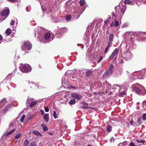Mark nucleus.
Here are the masks:
<instances>
[{"instance_id": "f257e3e1", "label": "nucleus", "mask_w": 146, "mask_h": 146, "mask_svg": "<svg viewBox=\"0 0 146 146\" xmlns=\"http://www.w3.org/2000/svg\"><path fill=\"white\" fill-rule=\"evenodd\" d=\"M133 90L137 94L142 95H144L146 92V90L144 87L141 85H139V88L134 87Z\"/></svg>"}, {"instance_id": "f03ea898", "label": "nucleus", "mask_w": 146, "mask_h": 146, "mask_svg": "<svg viewBox=\"0 0 146 146\" xmlns=\"http://www.w3.org/2000/svg\"><path fill=\"white\" fill-rule=\"evenodd\" d=\"M37 101L34 99L28 98L26 102V105L27 107H32L34 106L36 104Z\"/></svg>"}, {"instance_id": "7ed1b4c3", "label": "nucleus", "mask_w": 146, "mask_h": 146, "mask_svg": "<svg viewBox=\"0 0 146 146\" xmlns=\"http://www.w3.org/2000/svg\"><path fill=\"white\" fill-rule=\"evenodd\" d=\"M21 72H29L31 71V67L28 64H21L20 67Z\"/></svg>"}, {"instance_id": "20e7f679", "label": "nucleus", "mask_w": 146, "mask_h": 146, "mask_svg": "<svg viewBox=\"0 0 146 146\" xmlns=\"http://www.w3.org/2000/svg\"><path fill=\"white\" fill-rule=\"evenodd\" d=\"M31 44L28 41H25L22 46V49L23 50H30L32 48Z\"/></svg>"}, {"instance_id": "39448f33", "label": "nucleus", "mask_w": 146, "mask_h": 146, "mask_svg": "<svg viewBox=\"0 0 146 146\" xmlns=\"http://www.w3.org/2000/svg\"><path fill=\"white\" fill-rule=\"evenodd\" d=\"M44 38L48 41H51L54 38V36L50 33H46L44 35Z\"/></svg>"}, {"instance_id": "423d86ee", "label": "nucleus", "mask_w": 146, "mask_h": 146, "mask_svg": "<svg viewBox=\"0 0 146 146\" xmlns=\"http://www.w3.org/2000/svg\"><path fill=\"white\" fill-rule=\"evenodd\" d=\"M132 57V54L129 51L127 52L124 55L123 58L126 60L131 59Z\"/></svg>"}, {"instance_id": "0eeeda50", "label": "nucleus", "mask_w": 146, "mask_h": 146, "mask_svg": "<svg viewBox=\"0 0 146 146\" xmlns=\"http://www.w3.org/2000/svg\"><path fill=\"white\" fill-rule=\"evenodd\" d=\"M119 49L118 48H116L115 49L110 56L109 59L110 60L112 59L113 57L117 55Z\"/></svg>"}, {"instance_id": "6e6552de", "label": "nucleus", "mask_w": 146, "mask_h": 146, "mask_svg": "<svg viewBox=\"0 0 146 146\" xmlns=\"http://www.w3.org/2000/svg\"><path fill=\"white\" fill-rule=\"evenodd\" d=\"M66 30H67V29L65 27L60 29L58 31L57 33H56V36L58 38L60 37L61 36H62V33H61V31H64Z\"/></svg>"}, {"instance_id": "1a4fd4ad", "label": "nucleus", "mask_w": 146, "mask_h": 146, "mask_svg": "<svg viewBox=\"0 0 146 146\" xmlns=\"http://www.w3.org/2000/svg\"><path fill=\"white\" fill-rule=\"evenodd\" d=\"M9 10L8 8H7L6 9H5L3 10L1 12V15L2 16V17H3V16H7L6 17H7L9 15Z\"/></svg>"}, {"instance_id": "9d476101", "label": "nucleus", "mask_w": 146, "mask_h": 146, "mask_svg": "<svg viewBox=\"0 0 146 146\" xmlns=\"http://www.w3.org/2000/svg\"><path fill=\"white\" fill-rule=\"evenodd\" d=\"M71 95L73 98L78 100H80L82 98L81 96L75 93H72Z\"/></svg>"}, {"instance_id": "9b49d317", "label": "nucleus", "mask_w": 146, "mask_h": 146, "mask_svg": "<svg viewBox=\"0 0 146 146\" xmlns=\"http://www.w3.org/2000/svg\"><path fill=\"white\" fill-rule=\"evenodd\" d=\"M135 1V0H125L124 1V3L125 4H127L133 5Z\"/></svg>"}, {"instance_id": "f8f14e48", "label": "nucleus", "mask_w": 146, "mask_h": 146, "mask_svg": "<svg viewBox=\"0 0 146 146\" xmlns=\"http://www.w3.org/2000/svg\"><path fill=\"white\" fill-rule=\"evenodd\" d=\"M113 72L110 71L108 70L104 74L103 77L104 78H106L108 77L109 75L112 74Z\"/></svg>"}, {"instance_id": "ddd939ff", "label": "nucleus", "mask_w": 146, "mask_h": 146, "mask_svg": "<svg viewBox=\"0 0 146 146\" xmlns=\"http://www.w3.org/2000/svg\"><path fill=\"white\" fill-rule=\"evenodd\" d=\"M121 46H122L123 48V49L125 50L127 49V44L125 43H122L120 44L119 47H120Z\"/></svg>"}, {"instance_id": "4468645a", "label": "nucleus", "mask_w": 146, "mask_h": 146, "mask_svg": "<svg viewBox=\"0 0 146 146\" xmlns=\"http://www.w3.org/2000/svg\"><path fill=\"white\" fill-rule=\"evenodd\" d=\"M126 6L125 5H123V6L120 9V11L121 13H123V14L122 15V16L121 17H122L123 16V14H124L125 11V9L126 8Z\"/></svg>"}, {"instance_id": "2eb2a0df", "label": "nucleus", "mask_w": 146, "mask_h": 146, "mask_svg": "<svg viewBox=\"0 0 146 146\" xmlns=\"http://www.w3.org/2000/svg\"><path fill=\"white\" fill-rule=\"evenodd\" d=\"M49 116L48 114L46 113L44 115V118L46 122L48 121L49 120Z\"/></svg>"}, {"instance_id": "dca6fc26", "label": "nucleus", "mask_w": 146, "mask_h": 146, "mask_svg": "<svg viewBox=\"0 0 146 146\" xmlns=\"http://www.w3.org/2000/svg\"><path fill=\"white\" fill-rule=\"evenodd\" d=\"M103 85L105 87V85L106 86L107 88L108 89L111 88V86L110 85L108 82H105L103 83Z\"/></svg>"}, {"instance_id": "f3484780", "label": "nucleus", "mask_w": 146, "mask_h": 146, "mask_svg": "<svg viewBox=\"0 0 146 146\" xmlns=\"http://www.w3.org/2000/svg\"><path fill=\"white\" fill-rule=\"evenodd\" d=\"M62 83L63 84H66V85L68 84V82H67L66 80H65L64 77L62 78Z\"/></svg>"}, {"instance_id": "a211bd4d", "label": "nucleus", "mask_w": 146, "mask_h": 146, "mask_svg": "<svg viewBox=\"0 0 146 146\" xmlns=\"http://www.w3.org/2000/svg\"><path fill=\"white\" fill-rule=\"evenodd\" d=\"M12 32V31L10 29H8L5 31V33L7 35H10Z\"/></svg>"}, {"instance_id": "6ab92c4d", "label": "nucleus", "mask_w": 146, "mask_h": 146, "mask_svg": "<svg viewBox=\"0 0 146 146\" xmlns=\"http://www.w3.org/2000/svg\"><path fill=\"white\" fill-rule=\"evenodd\" d=\"M92 74V71L90 70H88L86 72V76L88 77L90 76Z\"/></svg>"}, {"instance_id": "aec40b11", "label": "nucleus", "mask_w": 146, "mask_h": 146, "mask_svg": "<svg viewBox=\"0 0 146 146\" xmlns=\"http://www.w3.org/2000/svg\"><path fill=\"white\" fill-rule=\"evenodd\" d=\"M38 36H37V37L39 40L40 41L42 42H44V39L42 38V37H41L40 35H39V34L38 33Z\"/></svg>"}, {"instance_id": "412c9836", "label": "nucleus", "mask_w": 146, "mask_h": 146, "mask_svg": "<svg viewBox=\"0 0 146 146\" xmlns=\"http://www.w3.org/2000/svg\"><path fill=\"white\" fill-rule=\"evenodd\" d=\"M15 129H13L11 131H9V132L7 133L5 135L6 136H7L9 135H10L12 134V133H13L15 131Z\"/></svg>"}, {"instance_id": "4be33fe9", "label": "nucleus", "mask_w": 146, "mask_h": 146, "mask_svg": "<svg viewBox=\"0 0 146 146\" xmlns=\"http://www.w3.org/2000/svg\"><path fill=\"white\" fill-rule=\"evenodd\" d=\"M33 133L34 134L37 135H40L41 134L40 133V132L37 130H34L33 131Z\"/></svg>"}, {"instance_id": "5701e85b", "label": "nucleus", "mask_w": 146, "mask_h": 146, "mask_svg": "<svg viewBox=\"0 0 146 146\" xmlns=\"http://www.w3.org/2000/svg\"><path fill=\"white\" fill-rule=\"evenodd\" d=\"M41 126L42 127L43 130L44 131H47L48 130V128L46 126L43 124L41 125Z\"/></svg>"}, {"instance_id": "b1692460", "label": "nucleus", "mask_w": 146, "mask_h": 146, "mask_svg": "<svg viewBox=\"0 0 146 146\" xmlns=\"http://www.w3.org/2000/svg\"><path fill=\"white\" fill-rule=\"evenodd\" d=\"M86 1L85 0H80L79 2V3L80 5L82 6L85 3Z\"/></svg>"}, {"instance_id": "393cba45", "label": "nucleus", "mask_w": 146, "mask_h": 146, "mask_svg": "<svg viewBox=\"0 0 146 146\" xmlns=\"http://www.w3.org/2000/svg\"><path fill=\"white\" fill-rule=\"evenodd\" d=\"M112 130V127L110 125H108L107 129V131L108 132H110Z\"/></svg>"}, {"instance_id": "a878e982", "label": "nucleus", "mask_w": 146, "mask_h": 146, "mask_svg": "<svg viewBox=\"0 0 146 146\" xmlns=\"http://www.w3.org/2000/svg\"><path fill=\"white\" fill-rule=\"evenodd\" d=\"M113 38V34H111L109 37V41L110 42H112Z\"/></svg>"}, {"instance_id": "bb28decb", "label": "nucleus", "mask_w": 146, "mask_h": 146, "mask_svg": "<svg viewBox=\"0 0 146 146\" xmlns=\"http://www.w3.org/2000/svg\"><path fill=\"white\" fill-rule=\"evenodd\" d=\"M76 103V101L75 99L71 100L69 102V104L72 105Z\"/></svg>"}, {"instance_id": "cd10ccee", "label": "nucleus", "mask_w": 146, "mask_h": 146, "mask_svg": "<svg viewBox=\"0 0 146 146\" xmlns=\"http://www.w3.org/2000/svg\"><path fill=\"white\" fill-rule=\"evenodd\" d=\"M129 25V24L128 23H123V25L121 27L122 28H126L128 27Z\"/></svg>"}, {"instance_id": "c85d7f7f", "label": "nucleus", "mask_w": 146, "mask_h": 146, "mask_svg": "<svg viewBox=\"0 0 146 146\" xmlns=\"http://www.w3.org/2000/svg\"><path fill=\"white\" fill-rule=\"evenodd\" d=\"M119 88V85L117 84H114L112 87L113 89H117Z\"/></svg>"}, {"instance_id": "c756f323", "label": "nucleus", "mask_w": 146, "mask_h": 146, "mask_svg": "<svg viewBox=\"0 0 146 146\" xmlns=\"http://www.w3.org/2000/svg\"><path fill=\"white\" fill-rule=\"evenodd\" d=\"M29 143V141L28 140H25L24 142V146H28Z\"/></svg>"}, {"instance_id": "7c9ffc66", "label": "nucleus", "mask_w": 146, "mask_h": 146, "mask_svg": "<svg viewBox=\"0 0 146 146\" xmlns=\"http://www.w3.org/2000/svg\"><path fill=\"white\" fill-rule=\"evenodd\" d=\"M113 65L112 64H111L109 66V69L108 70H109L110 71L112 72H113Z\"/></svg>"}, {"instance_id": "2f4dec72", "label": "nucleus", "mask_w": 146, "mask_h": 146, "mask_svg": "<svg viewBox=\"0 0 146 146\" xmlns=\"http://www.w3.org/2000/svg\"><path fill=\"white\" fill-rule=\"evenodd\" d=\"M21 134L20 133H18L15 135V138L16 139H18L21 137Z\"/></svg>"}, {"instance_id": "473e14b6", "label": "nucleus", "mask_w": 146, "mask_h": 146, "mask_svg": "<svg viewBox=\"0 0 146 146\" xmlns=\"http://www.w3.org/2000/svg\"><path fill=\"white\" fill-rule=\"evenodd\" d=\"M71 19V16L69 15H66V20L67 21H69Z\"/></svg>"}, {"instance_id": "72a5a7b5", "label": "nucleus", "mask_w": 146, "mask_h": 146, "mask_svg": "<svg viewBox=\"0 0 146 146\" xmlns=\"http://www.w3.org/2000/svg\"><path fill=\"white\" fill-rule=\"evenodd\" d=\"M53 116L54 118L56 119L58 117V115L55 111H54L53 112Z\"/></svg>"}, {"instance_id": "f704fd0d", "label": "nucleus", "mask_w": 146, "mask_h": 146, "mask_svg": "<svg viewBox=\"0 0 146 146\" xmlns=\"http://www.w3.org/2000/svg\"><path fill=\"white\" fill-rule=\"evenodd\" d=\"M26 11H28L29 12V11L31 9V7L30 5H28L26 7Z\"/></svg>"}, {"instance_id": "c9c22d12", "label": "nucleus", "mask_w": 146, "mask_h": 146, "mask_svg": "<svg viewBox=\"0 0 146 146\" xmlns=\"http://www.w3.org/2000/svg\"><path fill=\"white\" fill-rule=\"evenodd\" d=\"M133 77L134 78V79H141V78H140L139 77V76H137V75L134 74L133 76Z\"/></svg>"}, {"instance_id": "e433bc0d", "label": "nucleus", "mask_w": 146, "mask_h": 146, "mask_svg": "<svg viewBox=\"0 0 146 146\" xmlns=\"http://www.w3.org/2000/svg\"><path fill=\"white\" fill-rule=\"evenodd\" d=\"M25 115H23L21 118L20 119L21 121V122H23L24 119H25Z\"/></svg>"}, {"instance_id": "4c0bfd02", "label": "nucleus", "mask_w": 146, "mask_h": 146, "mask_svg": "<svg viewBox=\"0 0 146 146\" xmlns=\"http://www.w3.org/2000/svg\"><path fill=\"white\" fill-rule=\"evenodd\" d=\"M119 23L118 21L115 20L114 22V26L115 27H117Z\"/></svg>"}, {"instance_id": "58836bf2", "label": "nucleus", "mask_w": 146, "mask_h": 146, "mask_svg": "<svg viewBox=\"0 0 146 146\" xmlns=\"http://www.w3.org/2000/svg\"><path fill=\"white\" fill-rule=\"evenodd\" d=\"M141 72L142 75L145 74L146 75V68L142 70L141 71Z\"/></svg>"}, {"instance_id": "ea45409f", "label": "nucleus", "mask_w": 146, "mask_h": 146, "mask_svg": "<svg viewBox=\"0 0 146 146\" xmlns=\"http://www.w3.org/2000/svg\"><path fill=\"white\" fill-rule=\"evenodd\" d=\"M119 95L120 96H123L125 94V91H122L119 93Z\"/></svg>"}, {"instance_id": "a19ab883", "label": "nucleus", "mask_w": 146, "mask_h": 146, "mask_svg": "<svg viewBox=\"0 0 146 146\" xmlns=\"http://www.w3.org/2000/svg\"><path fill=\"white\" fill-rule=\"evenodd\" d=\"M12 107L11 104H9L8 105V106H7L5 108V110L6 111L8 110L9 108H11Z\"/></svg>"}, {"instance_id": "79ce46f5", "label": "nucleus", "mask_w": 146, "mask_h": 146, "mask_svg": "<svg viewBox=\"0 0 146 146\" xmlns=\"http://www.w3.org/2000/svg\"><path fill=\"white\" fill-rule=\"evenodd\" d=\"M142 118L144 120H146V113H145L142 115Z\"/></svg>"}, {"instance_id": "37998d69", "label": "nucleus", "mask_w": 146, "mask_h": 146, "mask_svg": "<svg viewBox=\"0 0 146 146\" xmlns=\"http://www.w3.org/2000/svg\"><path fill=\"white\" fill-rule=\"evenodd\" d=\"M137 121L138 123L141 124V118H138L137 119Z\"/></svg>"}, {"instance_id": "c03bdc74", "label": "nucleus", "mask_w": 146, "mask_h": 146, "mask_svg": "<svg viewBox=\"0 0 146 146\" xmlns=\"http://www.w3.org/2000/svg\"><path fill=\"white\" fill-rule=\"evenodd\" d=\"M12 105L15 106H17V102H12Z\"/></svg>"}, {"instance_id": "a18cd8bd", "label": "nucleus", "mask_w": 146, "mask_h": 146, "mask_svg": "<svg viewBox=\"0 0 146 146\" xmlns=\"http://www.w3.org/2000/svg\"><path fill=\"white\" fill-rule=\"evenodd\" d=\"M30 146H36V143L34 142H32L30 145Z\"/></svg>"}, {"instance_id": "49530a36", "label": "nucleus", "mask_w": 146, "mask_h": 146, "mask_svg": "<svg viewBox=\"0 0 146 146\" xmlns=\"http://www.w3.org/2000/svg\"><path fill=\"white\" fill-rule=\"evenodd\" d=\"M112 42H110L109 41L106 47L109 48L110 46V44Z\"/></svg>"}, {"instance_id": "de8ad7c7", "label": "nucleus", "mask_w": 146, "mask_h": 146, "mask_svg": "<svg viewBox=\"0 0 146 146\" xmlns=\"http://www.w3.org/2000/svg\"><path fill=\"white\" fill-rule=\"evenodd\" d=\"M2 16L1 15V16L0 17V20L1 21L4 20H5V18H6V17H4V16H3V17H2Z\"/></svg>"}, {"instance_id": "09e8293b", "label": "nucleus", "mask_w": 146, "mask_h": 146, "mask_svg": "<svg viewBox=\"0 0 146 146\" xmlns=\"http://www.w3.org/2000/svg\"><path fill=\"white\" fill-rule=\"evenodd\" d=\"M45 111L46 112H48L49 111V109L48 108V107H46L45 108Z\"/></svg>"}, {"instance_id": "8fccbe9b", "label": "nucleus", "mask_w": 146, "mask_h": 146, "mask_svg": "<svg viewBox=\"0 0 146 146\" xmlns=\"http://www.w3.org/2000/svg\"><path fill=\"white\" fill-rule=\"evenodd\" d=\"M136 141H137L138 143H143V141L141 140H139L138 139H137L136 140Z\"/></svg>"}, {"instance_id": "3c124183", "label": "nucleus", "mask_w": 146, "mask_h": 146, "mask_svg": "<svg viewBox=\"0 0 146 146\" xmlns=\"http://www.w3.org/2000/svg\"><path fill=\"white\" fill-rule=\"evenodd\" d=\"M33 116H34V115H30L29 116V118H28L29 120H30L31 119H32L33 117Z\"/></svg>"}, {"instance_id": "603ef678", "label": "nucleus", "mask_w": 146, "mask_h": 146, "mask_svg": "<svg viewBox=\"0 0 146 146\" xmlns=\"http://www.w3.org/2000/svg\"><path fill=\"white\" fill-rule=\"evenodd\" d=\"M14 22H15L13 20H12L11 22V23H10V25H13L14 24Z\"/></svg>"}, {"instance_id": "864d4df0", "label": "nucleus", "mask_w": 146, "mask_h": 146, "mask_svg": "<svg viewBox=\"0 0 146 146\" xmlns=\"http://www.w3.org/2000/svg\"><path fill=\"white\" fill-rule=\"evenodd\" d=\"M129 146H136L133 143H131L129 144Z\"/></svg>"}, {"instance_id": "5fc2aeb1", "label": "nucleus", "mask_w": 146, "mask_h": 146, "mask_svg": "<svg viewBox=\"0 0 146 146\" xmlns=\"http://www.w3.org/2000/svg\"><path fill=\"white\" fill-rule=\"evenodd\" d=\"M123 62V60L122 59H121L119 60V62L120 63H122Z\"/></svg>"}, {"instance_id": "6e6d98bb", "label": "nucleus", "mask_w": 146, "mask_h": 146, "mask_svg": "<svg viewBox=\"0 0 146 146\" xmlns=\"http://www.w3.org/2000/svg\"><path fill=\"white\" fill-rule=\"evenodd\" d=\"M109 49V48H107V47H106V49L104 51L105 53H106L108 52V50Z\"/></svg>"}, {"instance_id": "4d7b16f0", "label": "nucleus", "mask_w": 146, "mask_h": 146, "mask_svg": "<svg viewBox=\"0 0 146 146\" xmlns=\"http://www.w3.org/2000/svg\"><path fill=\"white\" fill-rule=\"evenodd\" d=\"M110 141L111 142L112 141H114V138L113 137H111V139H110Z\"/></svg>"}, {"instance_id": "13d9d810", "label": "nucleus", "mask_w": 146, "mask_h": 146, "mask_svg": "<svg viewBox=\"0 0 146 146\" xmlns=\"http://www.w3.org/2000/svg\"><path fill=\"white\" fill-rule=\"evenodd\" d=\"M130 124L132 125H133L134 122L133 121L131 120L130 121Z\"/></svg>"}, {"instance_id": "bf43d9fd", "label": "nucleus", "mask_w": 146, "mask_h": 146, "mask_svg": "<svg viewBox=\"0 0 146 146\" xmlns=\"http://www.w3.org/2000/svg\"><path fill=\"white\" fill-rule=\"evenodd\" d=\"M3 39V37L2 36L0 35V44L1 43V42Z\"/></svg>"}, {"instance_id": "052dcab7", "label": "nucleus", "mask_w": 146, "mask_h": 146, "mask_svg": "<svg viewBox=\"0 0 146 146\" xmlns=\"http://www.w3.org/2000/svg\"><path fill=\"white\" fill-rule=\"evenodd\" d=\"M40 112L41 114L42 115L44 114V111L42 110H40Z\"/></svg>"}, {"instance_id": "680f3d73", "label": "nucleus", "mask_w": 146, "mask_h": 146, "mask_svg": "<svg viewBox=\"0 0 146 146\" xmlns=\"http://www.w3.org/2000/svg\"><path fill=\"white\" fill-rule=\"evenodd\" d=\"M114 25V24L113 22L111 23V27H113V26Z\"/></svg>"}, {"instance_id": "e2e57ef3", "label": "nucleus", "mask_w": 146, "mask_h": 146, "mask_svg": "<svg viewBox=\"0 0 146 146\" xmlns=\"http://www.w3.org/2000/svg\"><path fill=\"white\" fill-rule=\"evenodd\" d=\"M15 125L13 123H11L10 124V126H13L14 125Z\"/></svg>"}, {"instance_id": "0e129e2a", "label": "nucleus", "mask_w": 146, "mask_h": 146, "mask_svg": "<svg viewBox=\"0 0 146 146\" xmlns=\"http://www.w3.org/2000/svg\"><path fill=\"white\" fill-rule=\"evenodd\" d=\"M7 0L8 1H10V2H13L15 1V0Z\"/></svg>"}, {"instance_id": "69168bd1", "label": "nucleus", "mask_w": 146, "mask_h": 146, "mask_svg": "<svg viewBox=\"0 0 146 146\" xmlns=\"http://www.w3.org/2000/svg\"><path fill=\"white\" fill-rule=\"evenodd\" d=\"M4 40L6 42H8L10 41V40L9 39L7 40V39H6L5 38L4 39Z\"/></svg>"}, {"instance_id": "338daca9", "label": "nucleus", "mask_w": 146, "mask_h": 146, "mask_svg": "<svg viewBox=\"0 0 146 146\" xmlns=\"http://www.w3.org/2000/svg\"><path fill=\"white\" fill-rule=\"evenodd\" d=\"M103 59V56H101L100 58V60H101Z\"/></svg>"}, {"instance_id": "774afa93", "label": "nucleus", "mask_w": 146, "mask_h": 146, "mask_svg": "<svg viewBox=\"0 0 146 146\" xmlns=\"http://www.w3.org/2000/svg\"><path fill=\"white\" fill-rule=\"evenodd\" d=\"M11 74H9L8 76H7V77H10L11 75Z\"/></svg>"}]
</instances>
